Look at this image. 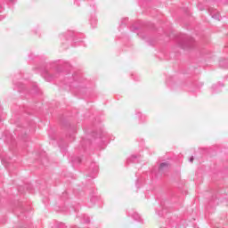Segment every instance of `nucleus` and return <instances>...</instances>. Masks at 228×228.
<instances>
[{
    "instance_id": "1",
    "label": "nucleus",
    "mask_w": 228,
    "mask_h": 228,
    "mask_svg": "<svg viewBox=\"0 0 228 228\" xmlns=\"http://www.w3.org/2000/svg\"><path fill=\"white\" fill-rule=\"evenodd\" d=\"M168 167H170V164L168 162H162L160 163L159 167V172L163 173L165 172Z\"/></svg>"
},
{
    "instance_id": "2",
    "label": "nucleus",
    "mask_w": 228,
    "mask_h": 228,
    "mask_svg": "<svg viewBox=\"0 0 228 228\" xmlns=\"http://www.w3.org/2000/svg\"><path fill=\"white\" fill-rule=\"evenodd\" d=\"M211 15L212 19H216V20H220L221 19L220 12L211 13Z\"/></svg>"
},
{
    "instance_id": "3",
    "label": "nucleus",
    "mask_w": 228,
    "mask_h": 228,
    "mask_svg": "<svg viewBox=\"0 0 228 228\" xmlns=\"http://www.w3.org/2000/svg\"><path fill=\"white\" fill-rule=\"evenodd\" d=\"M190 162H191V163H193V157H191V158H190Z\"/></svg>"
}]
</instances>
